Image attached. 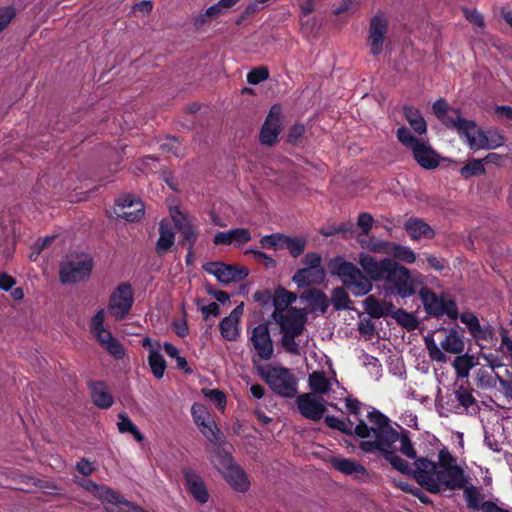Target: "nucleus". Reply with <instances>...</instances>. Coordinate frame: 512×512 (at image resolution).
Masks as SVG:
<instances>
[{"mask_svg":"<svg viewBox=\"0 0 512 512\" xmlns=\"http://www.w3.org/2000/svg\"><path fill=\"white\" fill-rule=\"evenodd\" d=\"M396 442L376 450L390 465L405 475H413L418 484L430 493H439L448 489V450L443 448L438 454V461L426 457L416 459L412 466L396 454Z\"/></svg>","mask_w":512,"mask_h":512,"instance_id":"obj_1","label":"nucleus"},{"mask_svg":"<svg viewBox=\"0 0 512 512\" xmlns=\"http://www.w3.org/2000/svg\"><path fill=\"white\" fill-rule=\"evenodd\" d=\"M353 430L355 436L362 439L359 448L365 453H375L380 447L397 442L398 438L389 418L376 408L367 413L366 420L359 418Z\"/></svg>","mask_w":512,"mask_h":512,"instance_id":"obj_2","label":"nucleus"},{"mask_svg":"<svg viewBox=\"0 0 512 512\" xmlns=\"http://www.w3.org/2000/svg\"><path fill=\"white\" fill-rule=\"evenodd\" d=\"M328 269L333 276H337L343 286L354 296L361 297L371 292L373 285L370 279L353 263L346 261L342 256L332 258Z\"/></svg>","mask_w":512,"mask_h":512,"instance_id":"obj_3","label":"nucleus"},{"mask_svg":"<svg viewBox=\"0 0 512 512\" xmlns=\"http://www.w3.org/2000/svg\"><path fill=\"white\" fill-rule=\"evenodd\" d=\"M397 139L412 151L416 162L426 170H433L440 164V158L425 141L417 139L407 127H400L396 132Z\"/></svg>","mask_w":512,"mask_h":512,"instance_id":"obj_4","label":"nucleus"},{"mask_svg":"<svg viewBox=\"0 0 512 512\" xmlns=\"http://www.w3.org/2000/svg\"><path fill=\"white\" fill-rule=\"evenodd\" d=\"M383 276V286L387 293L399 295L402 298H408L415 294V280L410 276L409 270L398 262L391 260Z\"/></svg>","mask_w":512,"mask_h":512,"instance_id":"obj_5","label":"nucleus"},{"mask_svg":"<svg viewBox=\"0 0 512 512\" xmlns=\"http://www.w3.org/2000/svg\"><path fill=\"white\" fill-rule=\"evenodd\" d=\"M461 490L465 508L481 492L482 487L473 484L469 467L457 463V456L450 453V491Z\"/></svg>","mask_w":512,"mask_h":512,"instance_id":"obj_6","label":"nucleus"},{"mask_svg":"<svg viewBox=\"0 0 512 512\" xmlns=\"http://www.w3.org/2000/svg\"><path fill=\"white\" fill-rule=\"evenodd\" d=\"M259 375L271 390L285 398H292L297 393V379L285 367H260Z\"/></svg>","mask_w":512,"mask_h":512,"instance_id":"obj_7","label":"nucleus"},{"mask_svg":"<svg viewBox=\"0 0 512 512\" xmlns=\"http://www.w3.org/2000/svg\"><path fill=\"white\" fill-rule=\"evenodd\" d=\"M459 319L463 323L472 338L480 343H494L497 340L495 329L492 325H481L478 317L471 311L459 313L456 301L450 298V323Z\"/></svg>","mask_w":512,"mask_h":512,"instance_id":"obj_8","label":"nucleus"},{"mask_svg":"<svg viewBox=\"0 0 512 512\" xmlns=\"http://www.w3.org/2000/svg\"><path fill=\"white\" fill-rule=\"evenodd\" d=\"M212 462L225 480L238 492H246L250 487V481L245 471L234 462L230 451L218 452Z\"/></svg>","mask_w":512,"mask_h":512,"instance_id":"obj_9","label":"nucleus"},{"mask_svg":"<svg viewBox=\"0 0 512 512\" xmlns=\"http://www.w3.org/2000/svg\"><path fill=\"white\" fill-rule=\"evenodd\" d=\"M104 321L105 313L103 309H100L91 319V332L107 352L116 359H122L125 355V349L123 345L112 336L111 332L104 327Z\"/></svg>","mask_w":512,"mask_h":512,"instance_id":"obj_10","label":"nucleus"},{"mask_svg":"<svg viewBox=\"0 0 512 512\" xmlns=\"http://www.w3.org/2000/svg\"><path fill=\"white\" fill-rule=\"evenodd\" d=\"M134 304V293L130 283L122 282L114 289L108 302V311L116 320H123Z\"/></svg>","mask_w":512,"mask_h":512,"instance_id":"obj_11","label":"nucleus"},{"mask_svg":"<svg viewBox=\"0 0 512 512\" xmlns=\"http://www.w3.org/2000/svg\"><path fill=\"white\" fill-rule=\"evenodd\" d=\"M248 335L249 342L258 358L263 361L270 360L274 355V345L268 324L259 323L251 331H248Z\"/></svg>","mask_w":512,"mask_h":512,"instance_id":"obj_12","label":"nucleus"},{"mask_svg":"<svg viewBox=\"0 0 512 512\" xmlns=\"http://www.w3.org/2000/svg\"><path fill=\"white\" fill-rule=\"evenodd\" d=\"M203 269L205 272L214 275L216 279L223 284L240 282L249 275V270L246 267L238 268L235 265L219 261L206 263Z\"/></svg>","mask_w":512,"mask_h":512,"instance_id":"obj_13","label":"nucleus"},{"mask_svg":"<svg viewBox=\"0 0 512 512\" xmlns=\"http://www.w3.org/2000/svg\"><path fill=\"white\" fill-rule=\"evenodd\" d=\"M93 269L91 258L81 260H69L60 265V281L63 284L76 283L89 277Z\"/></svg>","mask_w":512,"mask_h":512,"instance_id":"obj_14","label":"nucleus"},{"mask_svg":"<svg viewBox=\"0 0 512 512\" xmlns=\"http://www.w3.org/2000/svg\"><path fill=\"white\" fill-rule=\"evenodd\" d=\"M388 23V18L383 14H376L370 20L367 45L373 56H378L383 51Z\"/></svg>","mask_w":512,"mask_h":512,"instance_id":"obj_15","label":"nucleus"},{"mask_svg":"<svg viewBox=\"0 0 512 512\" xmlns=\"http://www.w3.org/2000/svg\"><path fill=\"white\" fill-rule=\"evenodd\" d=\"M282 108L275 104L270 108L259 134V141L263 145L273 146L282 130Z\"/></svg>","mask_w":512,"mask_h":512,"instance_id":"obj_16","label":"nucleus"},{"mask_svg":"<svg viewBox=\"0 0 512 512\" xmlns=\"http://www.w3.org/2000/svg\"><path fill=\"white\" fill-rule=\"evenodd\" d=\"M450 126H454L461 137H464L472 150L485 149L487 143L486 131L476 125L474 121L458 119L457 122L450 119Z\"/></svg>","mask_w":512,"mask_h":512,"instance_id":"obj_17","label":"nucleus"},{"mask_svg":"<svg viewBox=\"0 0 512 512\" xmlns=\"http://www.w3.org/2000/svg\"><path fill=\"white\" fill-rule=\"evenodd\" d=\"M279 324L280 332L302 334L307 321L306 314L297 308H291L281 315H271Z\"/></svg>","mask_w":512,"mask_h":512,"instance_id":"obj_18","label":"nucleus"},{"mask_svg":"<svg viewBox=\"0 0 512 512\" xmlns=\"http://www.w3.org/2000/svg\"><path fill=\"white\" fill-rule=\"evenodd\" d=\"M296 404L299 413L303 417L312 421L320 420L326 411L323 399L318 398L313 393H303L298 395L296 398Z\"/></svg>","mask_w":512,"mask_h":512,"instance_id":"obj_19","label":"nucleus"},{"mask_svg":"<svg viewBox=\"0 0 512 512\" xmlns=\"http://www.w3.org/2000/svg\"><path fill=\"white\" fill-rule=\"evenodd\" d=\"M115 213L128 222H136L144 216V204L139 198L126 195L116 201Z\"/></svg>","mask_w":512,"mask_h":512,"instance_id":"obj_20","label":"nucleus"},{"mask_svg":"<svg viewBox=\"0 0 512 512\" xmlns=\"http://www.w3.org/2000/svg\"><path fill=\"white\" fill-rule=\"evenodd\" d=\"M428 354L433 361L445 362L448 352V333L445 330L428 334L424 338Z\"/></svg>","mask_w":512,"mask_h":512,"instance_id":"obj_21","label":"nucleus"},{"mask_svg":"<svg viewBox=\"0 0 512 512\" xmlns=\"http://www.w3.org/2000/svg\"><path fill=\"white\" fill-rule=\"evenodd\" d=\"M392 259L384 258L380 261H377L375 257L371 256L367 253H360L358 263L362 267L365 275L370 279V281H382L384 277V273L388 269Z\"/></svg>","mask_w":512,"mask_h":512,"instance_id":"obj_22","label":"nucleus"},{"mask_svg":"<svg viewBox=\"0 0 512 512\" xmlns=\"http://www.w3.org/2000/svg\"><path fill=\"white\" fill-rule=\"evenodd\" d=\"M244 304L235 307L231 313L219 323L221 336L227 341H236L240 337V320L243 315Z\"/></svg>","mask_w":512,"mask_h":512,"instance_id":"obj_23","label":"nucleus"},{"mask_svg":"<svg viewBox=\"0 0 512 512\" xmlns=\"http://www.w3.org/2000/svg\"><path fill=\"white\" fill-rule=\"evenodd\" d=\"M73 482L97 498L103 504L105 510L116 492V490L106 485L97 484L85 477H74Z\"/></svg>","mask_w":512,"mask_h":512,"instance_id":"obj_24","label":"nucleus"},{"mask_svg":"<svg viewBox=\"0 0 512 512\" xmlns=\"http://www.w3.org/2000/svg\"><path fill=\"white\" fill-rule=\"evenodd\" d=\"M184 478L187 489L194 499L201 504L208 502L210 495L203 478L191 470L184 471Z\"/></svg>","mask_w":512,"mask_h":512,"instance_id":"obj_25","label":"nucleus"},{"mask_svg":"<svg viewBox=\"0 0 512 512\" xmlns=\"http://www.w3.org/2000/svg\"><path fill=\"white\" fill-rule=\"evenodd\" d=\"M173 222L178 231L182 234L181 244L192 250L199 236L198 229L181 213L173 216Z\"/></svg>","mask_w":512,"mask_h":512,"instance_id":"obj_26","label":"nucleus"},{"mask_svg":"<svg viewBox=\"0 0 512 512\" xmlns=\"http://www.w3.org/2000/svg\"><path fill=\"white\" fill-rule=\"evenodd\" d=\"M465 509L468 512H512V508L504 503H499L498 499H486L483 491Z\"/></svg>","mask_w":512,"mask_h":512,"instance_id":"obj_27","label":"nucleus"},{"mask_svg":"<svg viewBox=\"0 0 512 512\" xmlns=\"http://www.w3.org/2000/svg\"><path fill=\"white\" fill-rule=\"evenodd\" d=\"M92 403L100 409H109L114 404V397L109 392L107 385L103 381L90 380L87 383Z\"/></svg>","mask_w":512,"mask_h":512,"instance_id":"obj_28","label":"nucleus"},{"mask_svg":"<svg viewBox=\"0 0 512 512\" xmlns=\"http://www.w3.org/2000/svg\"><path fill=\"white\" fill-rule=\"evenodd\" d=\"M426 312L429 315L440 316L448 313V305L430 289L423 287L419 292Z\"/></svg>","mask_w":512,"mask_h":512,"instance_id":"obj_29","label":"nucleus"},{"mask_svg":"<svg viewBox=\"0 0 512 512\" xmlns=\"http://www.w3.org/2000/svg\"><path fill=\"white\" fill-rule=\"evenodd\" d=\"M199 428L201 433L215 446V455H218L220 450L227 451L232 448L214 421L208 420Z\"/></svg>","mask_w":512,"mask_h":512,"instance_id":"obj_30","label":"nucleus"},{"mask_svg":"<svg viewBox=\"0 0 512 512\" xmlns=\"http://www.w3.org/2000/svg\"><path fill=\"white\" fill-rule=\"evenodd\" d=\"M330 463L337 471L345 475L353 476L355 479H360L368 474L366 468L362 464L352 459L334 457L331 459Z\"/></svg>","mask_w":512,"mask_h":512,"instance_id":"obj_31","label":"nucleus"},{"mask_svg":"<svg viewBox=\"0 0 512 512\" xmlns=\"http://www.w3.org/2000/svg\"><path fill=\"white\" fill-rule=\"evenodd\" d=\"M325 277L324 269L301 268L293 275L292 280L298 287H306L322 283Z\"/></svg>","mask_w":512,"mask_h":512,"instance_id":"obj_32","label":"nucleus"},{"mask_svg":"<svg viewBox=\"0 0 512 512\" xmlns=\"http://www.w3.org/2000/svg\"><path fill=\"white\" fill-rule=\"evenodd\" d=\"M404 229L413 240L420 238L431 239L434 237V230L422 219L411 217L406 220Z\"/></svg>","mask_w":512,"mask_h":512,"instance_id":"obj_33","label":"nucleus"},{"mask_svg":"<svg viewBox=\"0 0 512 512\" xmlns=\"http://www.w3.org/2000/svg\"><path fill=\"white\" fill-rule=\"evenodd\" d=\"M365 311L372 318H381L385 316H390L394 310V305L391 302L380 301L375 298V296H368L364 301Z\"/></svg>","mask_w":512,"mask_h":512,"instance_id":"obj_34","label":"nucleus"},{"mask_svg":"<svg viewBox=\"0 0 512 512\" xmlns=\"http://www.w3.org/2000/svg\"><path fill=\"white\" fill-rule=\"evenodd\" d=\"M175 234L171 225L162 220L159 224V238L156 242V252L158 255H163L170 250L174 245Z\"/></svg>","mask_w":512,"mask_h":512,"instance_id":"obj_35","label":"nucleus"},{"mask_svg":"<svg viewBox=\"0 0 512 512\" xmlns=\"http://www.w3.org/2000/svg\"><path fill=\"white\" fill-rule=\"evenodd\" d=\"M296 301V295L286 289L279 287L273 294V307L272 315H281L286 313L288 306Z\"/></svg>","mask_w":512,"mask_h":512,"instance_id":"obj_36","label":"nucleus"},{"mask_svg":"<svg viewBox=\"0 0 512 512\" xmlns=\"http://www.w3.org/2000/svg\"><path fill=\"white\" fill-rule=\"evenodd\" d=\"M106 512H148L141 506L128 501L119 492H115L111 502L107 505Z\"/></svg>","mask_w":512,"mask_h":512,"instance_id":"obj_37","label":"nucleus"},{"mask_svg":"<svg viewBox=\"0 0 512 512\" xmlns=\"http://www.w3.org/2000/svg\"><path fill=\"white\" fill-rule=\"evenodd\" d=\"M403 113L415 133L420 136L426 134L427 123L418 109L413 106H404Z\"/></svg>","mask_w":512,"mask_h":512,"instance_id":"obj_38","label":"nucleus"},{"mask_svg":"<svg viewBox=\"0 0 512 512\" xmlns=\"http://www.w3.org/2000/svg\"><path fill=\"white\" fill-rule=\"evenodd\" d=\"M303 298L308 301L314 310H319L322 314L326 313L330 306V299L319 289H310Z\"/></svg>","mask_w":512,"mask_h":512,"instance_id":"obj_39","label":"nucleus"},{"mask_svg":"<svg viewBox=\"0 0 512 512\" xmlns=\"http://www.w3.org/2000/svg\"><path fill=\"white\" fill-rule=\"evenodd\" d=\"M308 384L311 393L323 395L331 390V382L322 371H314L309 375Z\"/></svg>","mask_w":512,"mask_h":512,"instance_id":"obj_40","label":"nucleus"},{"mask_svg":"<svg viewBox=\"0 0 512 512\" xmlns=\"http://www.w3.org/2000/svg\"><path fill=\"white\" fill-rule=\"evenodd\" d=\"M475 361L474 356L469 354L458 355L452 362L457 377L464 379L469 376L470 370L474 367Z\"/></svg>","mask_w":512,"mask_h":512,"instance_id":"obj_41","label":"nucleus"},{"mask_svg":"<svg viewBox=\"0 0 512 512\" xmlns=\"http://www.w3.org/2000/svg\"><path fill=\"white\" fill-rule=\"evenodd\" d=\"M326 425L331 428L338 430L346 435H355L353 428H355V423L350 419H340L333 415H327L324 418Z\"/></svg>","mask_w":512,"mask_h":512,"instance_id":"obj_42","label":"nucleus"},{"mask_svg":"<svg viewBox=\"0 0 512 512\" xmlns=\"http://www.w3.org/2000/svg\"><path fill=\"white\" fill-rule=\"evenodd\" d=\"M148 363L153 375L157 379H161L166 370V361L158 348H151L148 355Z\"/></svg>","mask_w":512,"mask_h":512,"instance_id":"obj_43","label":"nucleus"},{"mask_svg":"<svg viewBox=\"0 0 512 512\" xmlns=\"http://www.w3.org/2000/svg\"><path fill=\"white\" fill-rule=\"evenodd\" d=\"M330 304H332L337 311L351 309V300L344 286L332 289Z\"/></svg>","mask_w":512,"mask_h":512,"instance_id":"obj_44","label":"nucleus"},{"mask_svg":"<svg viewBox=\"0 0 512 512\" xmlns=\"http://www.w3.org/2000/svg\"><path fill=\"white\" fill-rule=\"evenodd\" d=\"M390 316L408 331L415 330L419 325L417 318L403 308H394Z\"/></svg>","mask_w":512,"mask_h":512,"instance_id":"obj_45","label":"nucleus"},{"mask_svg":"<svg viewBox=\"0 0 512 512\" xmlns=\"http://www.w3.org/2000/svg\"><path fill=\"white\" fill-rule=\"evenodd\" d=\"M118 418L119 422L117 423V427L120 433L132 434L137 442H142L144 440L143 434L140 432L138 427L132 422V420L127 416L126 413H119Z\"/></svg>","mask_w":512,"mask_h":512,"instance_id":"obj_46","label":"nucleus"},{"mask_svg":"<svg viewBox=\"0 0 512 512\" xmlns=\"http://www.w3.org/2000/svg\"><path fill=\"white\" fill-rule=\"evenodd\" d=\"M465 329L450 327V354H461L465 349L464 341Z\"/></svg>","mask_w":512,"mask_h":512,"instance_id":"obj_47","label":"nucleus"},{"mask_svg":"<svg viewBox=\"0 0 512 512\" xmlns=\"http://www.w3.org/2000/svg\"><path fill=\"white\" fill-rule=\"evenodd\" d=\"M306 238L304 237H289L284 235V247L288 249L290 255L294 258L300 256L306 247Z\"/></svg>","mask_w":512,"mask_h":512,"instance_id":"obj_48","label":"nucleus"},{"mask_svg":"<svg viewBox=\"0 0 512 512\" xmlns=\"http://www.w3.org/2000/svg\"><path fill=\"white\" fill-rule=\"evenodd\" d=\"M160 149L176 157H183L185 155V147L175 136H167L165 141L160 145Z\"/></svg>","mask_w":512,"mask_h":512,"instance_id":"obj_49","label":"nucleus"},{"mask_svg":"<svg viewBox=\"0 0 512 512\" xmlns=\"http://www.w3.org/2000/svg\"><path fill=\"white\" fill-rule=\"evenodd\" d=\"M485 173V167L483 160L472 159L468 161L461 169L460 174L464 178H470L472 176H480Z\"/></svg>","mask_w":512,"mask_h":512,"instance_id":"obj_50","label":"nucleus"},{"mask_svg":"<svg viewBox=\"0 0 512 512\" xmlns=\"http://www.w3.org/2000/svg\"><path fill=\"white\" fill-rule=\"evenodd\" d=\"M454 394L459 404L466 409L476 404V400L472 395V389L465 387L463 384L455 390Z\"/></svg>","mask_w":512,"mask_h":512,"instance_id":"obj_51","label":"nucleus"},{"mask_svg":"<svg viewBox=\"0 0 512 512\" xmlns=\"http://www.w3.org/2000/svg\"><path fill=\"white\" fill-rule=\"evenodd\" d=\"M259 242L263 249H282L284 248V234L273 233L265 235Z\"/></svg>","mask_w":512,"mask_h":512,"instance_id":"obj_52","label":"nucleus"},{"mask_svg":"<svg viewBox=\"0 0 512 512\" xmlns=\"http://www.w3.org/2000/svg\"><path fill=\"white\" fill-rule=\"evenodd\" d=\"M397 442H400L399 449L403 455H405L406 457H408L410 459H413L414 461L419 458L416 455V451L413 447V444H412L407 432H402V433L398 432Z\"/></svg>","mask_w":512,"mask_h":512,"instance_id":"obj_53","label":"nucleus"},{"mask_svg":"<svg viewBox=\"0 0 512 512\" xmlns=\"http://www.w3.org/2000/svg\"><path fill=\"white\" fill-rule=\"evenodd\" d=\"M487 143L485 149H496L502 146L505 142V136L502 131L498 129H488L486 131Z\"/></svg>","mask_w":512,"mask_h":512,"instance_id":"obj_54","label":"nucleus"},{"mask_svg":"<svg viewBox=\"0 0 512 512\" xmlns=\"http://www.w3.org/2000/svg\"><path fill=\"white\" fill-rule=\"evenodd\" d=\"M269 78V70L266 66L254 68L247 74V82L251 85H257Z\"/></svg>","mask_w":512,"mask_h":512,"instance_id":"obj_55","label":"nucleus"},{"mask_svg":"<svg viewBox=\"0 0 512 512\" xmlns=\"http://www.w3.org/2000/svg\"><path fill=\"white\" fill-rule=\"evenodd\" d=\"M392 254L407 263H414L416 260V254L411 249L399 244H393Z\"/></svg>","mask_w":512,"mask_h":512,"instance_id":"obj_56","label":"nucleus"},{"mask_svg":"<svg viewBox=\"0 0 512 512\" xmlns=\"http://www.w3.org/2000/svg\"><path fill=\"white\" fill-rule=\"evenodd\" d=\"M281 345L290 354H299V345L296 343L295 338L301 334L285 333L281 332Z\"/></svg>","mask_w":512,"mask_h":512,"instance_id":"obj_57","label":"nucleus"},{"mask_svg":"<svg viewBox=\"0 0 512 512\" xmlns=\"http://www.w3.org/2000/svg\"><path fill=\"white\" fill-rule=\"evenodd\" d=\"M465 19L478 28H484L485 21L483 15L477 9L461 8Z\"/></svg>","mask_w":512,"mask_h":512,"instance_id":"obj_58","label":"nucleus"},{"mask_svg":"<svg viewBox=\"0 0 512 512\" xmlns=\"http://www.w3.org/2000/svg\"><path fill=\"white\" fill-rule=\"evenodd\" d=\"M374 223L373 216L368 212H362L357 219V226L361 230V235H368Z\"/></svg>","mask_w":512,"mask_h":512,"instance_id":"obj_59","label":"nucleus"},{"mask_svg":"<svg viewBox=\"0 0 512 512\" xmlns=\"http://www.w3.org/2000/svg\"><path fill=\"white\" fill-rule=\"evenodd\" d=\"M232 231V241L236 246H241L251 240V233L247 228H235Z\"/></svg>","mask_w":512,"mask_h":512,"instance_id":"obj_60","label":"nucleus"},{"mask_svg":"<svg viewBox=\"0 0 512 512\" xmlns=\"http://www.w3.org/2000/svg\"><path fill=\"white\" fill-rule=\"evenodd\" d=\"M322 257L316 252L307 253L303 258L304 268L324 269L321 265Z\"/></svg>","mask_w":512,"mask_h":512,"instance_id":"obj_61","label":"nucleus"},{"mask_svg":"<svg viewBox=\"0 0 512 512\" xmlns=\"http://www.w3.org/2000/svg\"><path fill=\"white\" fill-rule=\"evenodd\" d=\"M433 113L435 116L441 120L442 122L445 121L448 113V103L444 98H440L433 104Z\"/></svg>","mask_w":512,"mask_h":512,"instance_id":"obj_62","label":"nucleus"},{"mask_svg":"<svg viewBox=\"0 0 512 512\" xmlns=\"http://www.w3.org/2000/svg\"><path fill=\"white\" fill-rule=\"evenodd\" d=\"M253 299L255 302H258L262 307H268L273 305V295L270 290H261L256 291L253 294Z\"/></svg>","mask_w":512,"mask_h":512,"instance_id":"obj_63","label":"nucleus"},{"mask_svg":"<svg viewBox=\"0 0 512 512\" xmlns=\"http://www.w3.org/2000/svg\"><path fill=\"white\" fill-rule=\"evenodd\" d=\"M305 127L303 124H294L290 127L287 140L291 144H296L304 135Z\"/></svg>","mask_w":512,"mask_h":512,"instance_id":"obj_64","label":"nucleus"}]
</instances>
